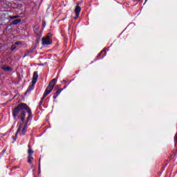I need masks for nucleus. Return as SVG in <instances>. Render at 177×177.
I'll use <instances>...</instances> for the list:
<instances>
[{"label": "nucleus", "mask_w": 177, "mask_h": 177, "mask_svg": "<svg viewBox=\"0 0 177 177\" xmlns=\"http://www.w3.org/2000/svg\"><path fill=\"white\" fill-rule=\"evenodd\" d=\"M37 80H38V72L37 71H35L33 73L32 82H33V84H37Z\"/></svg>", "instance_id": "nucleus-6"}, {"label": "nucleus", "mask_w": 177, "mask_h": 177, "mask_svg": "<svg viewBox=\"0 0 177 177\" xmlns=\"http://www.w3.org/2000/svg\"><path fill=\"white\" fill-rule=\"evenodd\" d=\"M43 26L45 27V22H44Z\"/></svg>", "instance_id": "nucleus-25"}, {"label": "nucleus", "mask_w": 177, "mask_h": 177, "mask_svg": "<svg viewBox=\"0 0 177 177\" xmlns=\"http://www.w3.org/2000/svg\"><path fill=\"white\" fill-rule=\"evenodd\" d=\"M38 30H39V28H37L34 29L35 32H36V33H37V31H38Z\"/></svg>", "instance_id": "nucleus-19"}, {"label": "nucleus", "mask_w": 177, "mask_h": 177, "mask_svg": "<svg viewBox=\"0 0 177 177\" xmlns=\"http://www.w3.org/2000/svg\"><path fill=\"white\" fill-rule=\"evenodd\" d=\"M35 86V83H34V82H32V84L29 85L28 88H27L26 92L25 93V95H27V93H30L31 91H34Z\"/></svg>", "instance_id": "nucleus-4"}, {"label": "nucleus", "mask_w": 177, "mask_h": 177, "mask_svg": "<svg viewBox=\"0 0 177 177\" xmlns=\"http://www.w3.org/2000/svg\"><path fill=\"white\" fill-rule=\"evenodd\" d=\"M77 18H78V17H77V15H76V17H74L75 19H77Z\"/></svg>", "instance_id": "nucleus-24"}, {"label": "nucleus", "mask_w": 177, "mask_h": 177, "mask_svg": "<svg viewBox=\"0 0 177 177\" xmlns=\"http://www.w3.org/2000/svg\"><path fill=\"white\" fill-rule=\"evenodd\" d=\"M133 2H140V0H133Z\"/></svg>", "instance_id": "nucleus-20"}, {"label": "nucleus", "mask_w": 177, "mask_h": 177, "mask_svg": "<svg viewBox=\"0 0 177 177\" xmlns=\"http://www.w3.org/2000/svg\"><path fill=\"white\" fill-rule=\"evenodd\" d=\"M80 13H81V7L77 5L75 8V15L77 17H80Z\"/></svg>", "instance_id": "nucleus-5"}, {"label": "nucleus", "mask_w": 177, "mask_h": 177, "mask_svg": "<svg viewBox=\"0 0 177 177\" xmlns=\"http://www.w3.org/2000/svg\"><path fill=\"white\" fill-rule=\"evenodd\" d=\"M32 167H34V165H31V168H32Z\"/></svg>", "instance_id": "nucleus-26"}, {"label": "nucleus", "mask_w": 177, "mask_h": 177, "mask_svg": "<svg viewBox=\"0 0 177 177\" xmlns=\"http://www.w3.org/2000/svg\"><path fill=\"white\" fill-rule=\"evenodd\" d=\"M39 169H41V158L39 159Z\"/></svg>", "instance_id": "nucleus-18"}, {"label": "nucleus", "mask_w": 177, "mask_h": 177, "mask_svg": "<svg viewBox=\"0 0 177 177\" xmlns=\"http://www.w3.org/2000/svg\"><path fill=\"white\" fill-rule=\"evenodd\" d=\"M63 91V88H59L58 89L54 94L53 95V99H57V96H59L60 95V93H62V91Z\"/></svg>", "instance_id": "nucleus-10"}, {"label": "nucleus", "mask_w": 177, "mask_h": 177, "mask_svg": "<svg viewBox=\"0 0 177 177\" xmlns=\"http://www.w3.org/2000/svg\"><path fill=\"white\" fill-rule=\"evenodd\" d=\"M66 88H67V85L64 86V88H62L63 91L64 89H66Z\"/></svg>", "instance_id": "nucleus-22"}, {"label": "nucleus", "mask_w": 177, "mask_h": 177, "mask_svg": "<svg viewBox=\"0 0 177 177\" xmlns=\"http://www.w3.org/2000/svg\"><path fill=\"white\" fill-rule=\"evenodd\" d=\"M21 41H18L15 42V45H21Z\"/></svg>", "instance_id": "nucleus-17"}, {"label": "nucleus", "mask_w": 177, "mask_h": 177, "mask_svg": "<svg viewBox=\"0 0 177 177\" xmlns=\"http://www.w3.org/2000/svg\"><path fill=\"white\" fill-rule=\"evenodd\" d=\"M14 169H16V167L11 169L10 171H13Z\"/></svg>", "instance_id": "nucleus-23"}, {"label": "nucleus", "mask_w": 177, "mask_h": 177, "mask_svg": "<svg viewBox=\"0 0 177 177\" xmlns=\"http://www.w3.org/2000/svg\"><path fill=\"white\" fill-rule=\"evenodd\" d=\"M35 49V48H33L30 50H28V53H32V52H34V50Z\"/></svg>", "instance_id": "nucleus-16"}, {"label": "nucleus", "mask_w": 177, "mask_h": 177, "mask_svg": "<svg viewBox=\"0 0 177 177\" xmlns=\"http://www.w3.org/2000/svg\"><path fill=\"white\" fill-rule=\"evenodd\" d=\"M67 82L66 80L62 81V84H66Z\"/></svg>", "instance_id": "nucleus-21"}, {"label": "nucleus", "mask_w": 177, "mask_h": 177, "mask_svg": "<svg viewBox=\"0 0 177 177\" xmlns=\"http://www.w3.org/2000/svg\"><path fill=\"white\" fill-rule=\"evenodd\" d=\"M5 151H6V150H5V149H3V153H5Z\"/></svg>", "instance_id": "nucleus-28"}, {"label": "nucleus", "mask_w": 177, "mask_h": 177, "mask_svg": "<svg viewBox=\"0 0 177 177\" xmlns=\"http://www.w3.org/2000/svg\"><path fill=\"white\" fill-rule=\"evenodd\" d=\"M27 56V55H25L24 56V57H26Z\"/></svg>", "instance_id": "nucleus-27"}, {"label": "nucleus", "mask_w": 177, "mask_h": 177, "mask_svg": "<svg viewBox=\"0 0 177 177\" xmlns=\"http://www.w3.org/2000/svg\"><path fill=\"white\" fill-rule=\"evenodd\" d=\"M27 158H28V162L29 164H31L32 160H34V158L32 156H28Z\"/></svg>", "instance_id": "nucleus-12"}, {"label": "nucleus", "mask_w": 177, "mask_h": 177, "mask_svg": "<svg viewBox=\"0 0 177 177\" xmlns=\"http://www.w3.org/2000/svg\"><path fill=\"white\" fill-rule=\"evenodd\" d=\"M28 156H32V154H34V151H32V149H31V145H28Z\"/></svg>", "instance_id": "nucleus-11"}, {"label": "nucleus", "mask_w": 177, "mask_h": 177, "mask_svg": "<svg viewBox=\"0 0 177 177\" xmlns=\"http://www.w3.org/2000/svg\"><path fill=\"white\" fill-rule=\"evenodd\" d=\"M20 23H21V19H15L10 24L9 27H11V26H17Z\"/></svg>", "instance_id": "nucleus-8"}, {"label": "nucleus", "mask_w": 177, "mask_h": 177, "mask_svg": "<svg viewBox=\"0 0 177 177\" xmlns=\"http://www.w3.org/2000/svg\"><path fill=\"white\" fill-rule=\"evenodd\" d=\"M12 117L14 119L17 121L20 120L19 122V126L17 130L15 133V136L14 137V140H16V138H17V135L19 132L21 131V127H23V124H24V127L21 133H19L20 136H24L26 135V132H27V128H28L29 125L31 124V120H32V112L31 111V109L27 104L20 103L17 106H15L12 111Z\"/></svg>", "instance_id": "nucleus-1"}, {"label": "nucleus", "mask_w": 177, "mask_h": 177, "mask_svg": "<svg viewBox=\"0 0 177 177\" xmlns=\"http://www.w3.org/2000/svg\"><path fill=\"white\" fill-rule=\"evenodd\" d=\"M1 70L3 71H6V72H9V71H13V69L12 68V67L8 66H1Z\"/></svg>", "instance_id": "nucleus-9"}, {"label": "nucleus", "mask_w": 177, "mask_h": 177, "mask_svg": "<svg viewBox=\"0 0 177 177\" xmlns=\"http://www.w3.org/2000/svg\"><path fill=\"white\" fill-rule=\"evenodd\" d=\"M41 44L42 45H50V44H52V39H50V37H49V35H47L42 37Z\"/></svg>", "instance_id": "nucleus-3"}, {"label": "nucleus", "mask_w": 177, "mask_h": 177, "mask_svg": "<svg viewBox=\"0 0 177 177\" xmlns=\"http://www.w3.org/2000/svg\"><path fill=\"white\" fill-rule=\"evenodd\" d=\"M106 56V50H102L100 53L97 55V60H100V59H103Z\"/></svg>", "instance_id": "nucleus-7"}, {"label": "nucleus", "mask_w": 177, "mask_h": 177, "mask_svg": "<svg viewBox=\"0 0 177 177\" xmlns=\"http://www.w3.org/2000/svg\"><path fill=\"white\" fill-rule=\"evenodd\" d=\"M37 37H39V41L41 39V37H42V30L39 31V33H36Z\"/></svg>", "instance_id": "nucleus-13"}, {"label": "nucleus", "mask_w": 177, "mask_h": 177, "mask_svg": "<svg viewBox=\"0 0 177 177\" xmlns=\"http://www.w3.org/2000/svg\"><path fill=\"white\" fill-rule=\"evenodd\" d=\"M147 0H145V2L147 1Z\"/></svg>", "instance_id": "nucleus-29"}, {"label": "nucleus", "mask_w": 177, "mask_h": 177, "mask_svg": "<svg viewBox=\"0 0 177 177\" xmlns=\"http://www.w3.org/2000/svg\"><path fill=\"white\" fill-rule=\"evenodd\" d=\"M17 46H16V44H13L11 46V48H10V50H15V49H16Z\"/></svg>", "instance_id": "nucleus-14"}, {"label": "nucleus", "mask_w": 177, "mask_h": 177, "mask_svg": "<svg viewBox=\"0 0 177 177\" xmlns=\"http://www.w3.org/2000/svg\"><path fill=\"white\" fill-rule=\"evenodd\" d=\"M19 17V16L17 15H15V16H10V19H11L12 20L15 19H17Z\"/></svg>", "instance_id": "nucleus-15"}, {"label": "nucleus", "mask_w": 177, "mask_h": 177, "mask_svg": "<svg viewBox=\"0 0 177 177\" xmlns=\"http://www.w3.org/2000/svg\"><path fill=\"white\" fill-rule=\"evenodd\" d=\"M57 82V78H54L50 82V83L48 84V86L46 87L44 91L43 97L41 98V100L39 101V106H41V104L44 103V100L45 99V97H46V96H48V95H49V93H50V92L53 91V88H55V85H56Z\"/></svg>", "instance_id": "nucleus-2"}]
</instances>
